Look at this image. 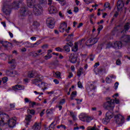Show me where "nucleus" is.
I'll return each instance as SVG.
<instances>
[{
    "label": "nucleus",
    "mask_w": 130,
    "mask_h": 130,
    "mask_svg": "<svg viewBox=\"0 0 130 130\" xmlns=\"http://www.w3.org/2000/svg\"><path fill=\"white\" fill-rule=\"evenodd\" d=\"M36 79L32 80L33 84H36V83H39V82H41L43 80V76L40 74L38 75L35 77Z\"/></svg>",
    "instance_id": "11"
},
{
    "label": "nucleus",
    "mask_w": 130,
    "mask_h": 130,
    "mask_svg": "<svg viewBox=\"0 0 130 130\" xmlns=\"http://www.w3.org/2000/svg\"><path fill=\"white\" fill-rule=\"evenodd\" d=\"M0 43H1V44H2L3 46H4V47H8L9 44V42L4 41H0Z\"/></svg>",
    "instance_id": "28"
},
{
    "label": "nucleus",
    "mask_w": 130,
    "mask_h": 130,
    "mask_svg": "<svg viewBox=\"0 0 130 130\" xmlns=\"http://www.w3.org/2000/svg\"><path fill=\"white\" fill-rule=\"evenodd\" d=\"M69 60L72 63H76L78 60V57L75 54H71L69 56Z\"/></svg>",
    "instance_id": "9"
},
{
    "label": "nucleus",
    "mask_w": 130,
    "mask_h": 130,
    "mask_svg": "<svg viewBox=\"0 0 130 130\" xmlns=\"http://www.w3.org/2000/svg\"><path fill=\"white\" fill-rule=\"evenodd\" d=\"M76 96H77V91H73L71 96V100H73L74 97H76Z\"/></svg>",
    "instance_id": "36"
},
{
    "label": "nucleus",
    "mask_w": 130,
    "mask_h": 130,
    "mask_svg": "<svg viewBox=\"0 0 130 130\" xmlns=\"http://www.w3.org/2000/svg\"><path fill=\"white\" fill-rule=\"evenodd\" d=\"M109 121H110V119H109V118H107V117H106L103 119V123L104 124H107Z\"/></svg>",
    "instance_id": "29"
},
{
    "label": "nucleus",
    "mask_w": 130,
    "mask_h": 130,
    "mask_svg": "<svg viewBox=\"0 0 130 130\" xmlns=\"http://www.w3.org/2000/svg\"><path fill=\"white\" fill-rule=\"evenodd\" d=\"M106 82L107 83V84H110V83L112 82V80L110 79L109 77H106Z\"/></svg>",
    "instance_id": "46"
},
{
    "label": "nucleus",
    "mask_w": 130,
    "mask_h": 130,
    "mask_svg": "<svg viewBox=\"0 0 130 130\" xmlns=\"http://www.w3.org/2000/svg\"><path fill=\"white\" fill-rule=\"evenodd\" d=\"M41 43V41H37L36 43L34 44L32 43V48L37 47V46H38V45H39V44H40Z\"/></svg>",
    "instance_id": "35"
},
{
    "label": "nucleus",
    "mask_w": 130,
    "mask_h": 130,
    "mask_svg": "<svg viewBox=\"0 0 130 130\" xmlns=\"http://www.w3.org/2000/svg\"><path fill=\"white\" fill-rule=\"evenodd\" d=\"M79 118L82 121H86V119L87 118V115L84 113L80 114L79 115Z\"/></svg>",
    "instance_id": "20"
},
{
    "label": "nucleus",
    "mask_w": 130,
    "mask_h": 130,
    "mask_svg": "<svg viewBox=\"0 0 130 130\" xmlns=\"http://www.w3.org/2000/svg\"><path fill=\"white\" fill-rule=\"evenodd\" d=\"M15 60L14 59H12L11 60L8 62V63H11L12 64H15Z\"/></svg>",
    "instance_id": "58"
},
{
    "label": "nucleus",
    "mask_w": 130,
    "mask_h": 130,
    "mask_svg": "<svg viewBox=\"0 0 130 130\" xmlns=\"http://www.w3.org/2000/svg\"><path fill=\"white\" fill-rule=\"evenodd\" d=\"M28 15V10L25 7H22L20 9V16L21 17H25Z\"/></svg>",
    "instance_id": "13"
},
{
    "label": "nucleus",
    "mask_w": 130,
    "mask_h": 130,
    "mask_svg": "<svg viewBox=\"0 0 130 130\" xmlns=\"http://www.w3.org/2000/svg\"><path fill=\"white\" fill-rule=\"evenodd\" d=\"M84 70L83 68H80V69L77 72V76L78 77H80L81 76H82V74H83V71Z\"/></svg>",
    "instance_id": "33"
},
{
    "label": "nucleus",
    "mask_w": 130,
    "mask_h": 130,
    "mask_svg": "<svg viewBox=\"0 0 130 130\" xmlns=\"http://www.w3.org/2000/svg\"><path fill=\"white\" fill-rule=\"evenodd\" d=\"M92 119H93V118L92 117H88L87 116H86V121L87 122H90V121H91V120H92Z\"/></svg>",
    "instance_id": "49"
},
{
    "label": "nucleus",
    "mask_w": 130,
    "mask_h": 130,
    "mask_svg": "<svg viewBox=\"0 0 130 130\" xmlns=\"http://www.w3.org/2000/svg\"><path fill=\"white\" fill-rule=\"evenodd\" d=\"M65 102H66V100H64V99H62L58 104L61 105H63Z\"/></svg>",
    "instance_id": "57"
},
{
    "label": "nucleus",
    "mask_w": 130,
    "mask_h": 130,
    "mask_svg": "<svg viewBox=\"0 0 130 130\" xmlns=\"http://www.w3.org/2000/svg\"><path fill=\"white\" fill-rule=\"evenodd\" d=\"M78 88H83V85H82V82H80V81L78 82Z\"/></svg>",
    "instance_id": "56"
},
{
    "label": "nucleus",
    "mask_w": 130,
    "mask_h": 130,
    "mask_svg": "<svg viewBox=\"0 0 130 130\" xmlns=\"http://www.w3.org/2000/svg\"><path fill=\"white\" fill-rule=\"evenodd\" d=\"M4 115L3 114H0V125H4L5 124V122H4Z\"/></svg>",
    "instance_id": "31"
},
{
    "label": "nucleus",
    "mask_w": 130,
    "mask_h": 130,
    "mask_svg": "<svg viewBox=\"0 0 130 130\" xmlns=\"http://www.w3.org/2000/svg\"><path fill=\"white\" fill-rule=\"evenodd\" d=\"M59 16L60 18H63V17H64V15L63 14H62V13H61V12H59Z\"/></svg>",
    "instance_id": "62"
},
{
    "label": "nucleus",
    "mask_w": 130,
    "mask_h": 130,
    "mask_svg": "<svg viewBox=\"0 0 130 130\" xmlns=\"http://www.w3.org/2000/svg\"><path fill=\"white\" fill-rule=\"evenodd\" d=\"M115 119L116 123H117V124L119 125L123 124V123H124V117L120 114L116 115L115 116Z\"/></svg>",
    "instance_id": "6"
},
{
    "label": "nucleus",
    "mask_w": 130,
    "mask_h": 130,
    "mask_svg": "<svg viewBox=\"0 0 130 130\" xmlns=\"http://www.w3.org/2000/svg\"><path fill=\"white\" fill-rule=\"evenodd\" d=\"M49 13L50 14H56L57 9L54 6H50L48 8Z\"/></svg>",
    "instance_id": "14"
},
{
    "label": "nucleus",
    "mask_w": 130,
    "mask_h": 130,
    "mask_svg": "<svg viewBox=\"0 0 130 130\" xmlns=\"http://www.w3.org/2000/svg\"><path fill=\"white\" fill-rule=\"evenodd\" d=\"M118 85H119L118 82H116L114 84L115 90H117V88H118Z\"/></svg>",
    "instance_id": "59"
},
{
    "label": "nucleus",
    "mask_w": 130,
    "mask_h": 130,
    "mask_svg": "<svg viewBox=\"0 0 130 130\" xmlns=\"http://www.w3.org/2000/svg\"><path fill=\"white\" fill-rule=\"evenodd\" d=\"M106 117L109 118V119H111V118L113 117V113L110 111H108L106 114Z\"/></svg>",
    "instance_id": "22"
},
{
    "label": "nucleus",
    "mask_w": 130,
    "mask_h": 130,
    "mask_svg": "<svg viewBox=\"0 0 130 130\" xmlns=\"http://www.w3.org/2000/svg\"><path fill=\"white\" fill-rule=\"evenodd\" d=\"M73 37H74V34L69 35L66 39L67 41H71L73 39Z\"/></svg>",
    "instance_id": "37"
},
{
    "label": "nucleus",
    "mask_w": 130,
    "mask_h": 130,
    "mask_svg": "<svg viewBox=\"0 0 130 130\" xmlns=\"http://www.w3.org/2000/svg\"><path fill=\"white\" fill-rule=\"evenodd\" d=\"M57 2H58L59 4L60 5H61L62 6H66L67 4V1L66 0H56Z\"/></svg>",
    "instance_id": "34"
},
{
    "label": "nucleus",
    "mask_w": 130,
    "mask_h": 130,
    "mask_svg": "<svg viewBox=\"0 0 130 130\" xmlns=\"http://www.w3.org/2000/svg\"><path fill=\"white\" fill-rule=\"evenodd\" d=\"M55 75L57 77V78H58V79H61V77H60V72H57L55 73Z\"/></svg>",
    "instance_id": "50"
},
{
    "label": "nucleus",
    "mask_w": 130,
    "mask_h": 130,
    "mask_svg": "<svg viewBox=\"0 0 130 130\" xmlns=\"http://www.w3.org/2000/svg\"><path fill=\"white\" fill-rule=\"evenodd\" d=\"M86 40H87V38H84V39L80 40L78 42L75 43L74 46L72 49V51H74V52H76V51H78L79 45H82V43L85 42Z\"/></svg>",
    "instance_id": "7"
},
{
    "label": "nucleus",
    "mask_w": 130,
    "mask_h": 130,
    "mask_svg": "<svg viewBox=\"0 0 130 130\" xmlns=\"http://www.w3.org/2000/svg\"><path fill=\"white\" fill-rule=\"evenodd\" d=\"M25 47H27L28 48H32L33 45L32 43H31L29 42H26L24 43Z\"/></svg>",
    "instance_id": "26"
},
{
    "label": "nucleus",
    "mask_w": 130,
    "mask_h": 130,
    "mask_svg": "<svg viewBox=\"0 0 130 130\" xmlns=\"http://www.w3.org/2000/svg\"><path fill=\"white\" fill-rule=\"evenodd\" d=\"M39 75L37 72L35 71L29 72L28 74V78H33V77H36V76Z\"/></svg>",
    "instance_id": "19"
},
{
    "label": "nucleus",
    "mask_w": 130,
    "mask_h": 130,
    "mask_svg": "<svg viewBox=\"0 0 130 130\" xmlns=\"http://www.w3.org/2000/svg\"><path fill=\"white\" fill-rule=\"evenodd\" d=\"M33 12L36 16H40L43 12V9L40 5H35L33 7Z\"/></svg>",
    "instance_id": "4"
},
{
    "label": "nucleus",
    "mask_w": 130,
    "mask_h": 130,
    "mask_svg": "<svg viewBox=\"0 0 130 130\" xmlns=\"http://www.w3.org/2000/svg\"><path fill=\"white\" fill-rule=\"evenodd\" d=\"M53 82L56 85H58V84H59V81L57 79H54Z\"/></svg>",
    "instance_id": "61"
},
{
    "label": "nucleus",
    "mask_w": 130,
    "mask_h": 130,
    "mask_svg": "<svg viewBox=\"0 0 130 130\" xmlns=\"http://www.w3.org/2000/svg\"><path fill=\"white\" fill-rule=\"evenodd\" d=\"M71 116H72L73 120H77V113L70 111V112Z\"/></svg>",
    "instance_id": "24"
},
{
    "label": "nucleus",
    "mask_w": 130,
    "mask_h": 130,
    "mask_svg": "<svg viewBox=\"0 0 130 130\" xmlns=\"http://www.w3.org/2000/svg\"><path fill=\"white\" fill-rule=\"evenodd\" d=\"M60 127L64 128V129H67V126H66V125H64L61 124V125L57 126V128H60Z\"/></svg>",
    "instance_id": "48"
},
{
    "label": "nucleus",
    "mask_w": 130,
    "mask_h": 130,
    "mask_svg": "<svg viewBox=\"0 0 130 130\" xmlns=\"http://www.w3.org/2000/svg\"><path fill=\"white\" fill-rule=\"evenodd\" d=\"M38 86L39 87H40V88H44L45 86V83H43V82H42L41 83V84H38Z\"/></svg>",
    "instance_id": "53"
},
{
    "label": "nucleus",
    "mask_w": 130,
    "mask_h": 130,
    "mask_svg": "<svg viewBox=\"0 0 130 130\" xmlns=\"http://www.w3.org/2000/svg\"><path fill=\"white\" fill-rule=\"evenodd\" d=\"M2 81L3 83L5 84L8 82V77H4L3 78Z\"/></svg>",
    "instance_id": "54"
},
{
    "label": "nucleus",
    "mask_w": 130,
    "mask_h": 130,
    "mask_svg": "<svg viewBox=\"0 0 130 130\" xmlns=\"http://www.w3.org/2000/svg\"><path fill=\"white\" fill-rule=\"evenodd\" d=\"M86 89L87 90H89V91H94L96 89V87L94 84H91L88 87H87Z\"/></svg>",
    "instance_id": "25"
},
{
    "label": "nucleus",
    "mask_w": 130,
    "mask_h": 130,
    "mask_svg": "<svg viewBox=\"0 0 130 130\" xmlns=\"http://www.w3.org/2000/svg\"><path fill=\"white\" fill-rule=\"evenodd\" d=\"M73 76H74V75L73 74V73H70L69 75L68 76V78L71 79V78H73Z\"/></svg>",
    "instance_id": "64"
},
{
    "label": "nucleus",
    "mask_w": 130,
    "mask_h": 130,
    "mask_svg": "<svg viewBox=\"0 0 130 130\" xmlns=\"http://www.w3.org/2000/svg\"><path fill=\"white\" fill-rule=\"evenodd\" d=\"M46 24L50 29H53L54 28V25H55V21L54 18L52 17H49L46 20Z\"/></svg>",
    "instance_id": "5"
},
{
    "label": "nucleus",
    "mask_w": 130,
    "mask_h": 130,
    "mask_svg": "<svg viewBox=\"0 0 130 130\" xmlns=\"http://www.w3.org/2000/svg\"><path fill=\"white\" fill-rule=\"evenodd\" d=\"M107 102L104 104V107L105 108V109H108L109 108H110V109H113V108L115 107V103H116V104H119V100H118L115 98V100H110V98L108 97L107 98Z\"/></svg>",
    "instance_id": "2"
},
{
    "label": "nucleus",
    "mask_w": 130,
    "mask_h": 130,
    "mask_svg": "<svg viewBox=\"0 0 130 130\" xmlns=\"http://www.w3.org/2000/svg\"><path fill=\"white\" fill-rule=\"evenodd\" d=\"M67 28H68V24L66 22H63L59 26V31L61 33H63Z\"/></svg>",
    "instance_id": "10"
},
{
    "label": "nucleus",
    "mask_w": 130,
    "mask_h": 130,
    "mask_svg": "<svg viewBox=\"0 0 130 130\" xmlns=\"http://www.w3.org/2000/svg\"><path fill=\"white\" fill-rule=\"evenodd\" d=\"M34 130H40L41 129V124L40 123L36 122L32 126Z\"/></svg>",
    "instance_id": "18"
},
{
    "label": "nucleus",
    "mask_w": 130,
    "mask_h": 130,
    "mask_svg": "<svg viewBox=\"0 0 130 130\" xmlns=\"http://www.w3.org/2000/svg\"><path fill=\"white\" fill-rule=\"evenodd\" d=\"M12 0L7 1L2 8V11L5 15H10L12 12V9H18L20 4L22 3V1L15 0L12 3Z\"/></svg>",
    "instance_id": "1"
},
{
    "label": "nucleus",
    "mask_w": 130,
    "mask_h": 130,
    "mask_svg": "<svg viewBox=\"0 0 130 130\" xmlns=\"http://www.w3.org/2000/svg\"><path fill=\"white\" fill-rule=\"evenodd\" d=\"M6 73L7 74V75L11 76V75H14V74H16L17 72L16 71H11L10 70H7L6 71Z\"/></svg>",
    "instance_id": "30"
},
{
    "label": "nucleus",
    "mask_w": 130,
    "mask_h": 130,
    "mask_svg": "<svg viewBox=\"0 0 130 130\" xmlns=\"http://www.w3.org/2000/svg\"><path fill=\"white\" fill-rule=\"evenodd\" d=\"M52 57V55L51 54L48 53L45 56V59L47 60L49 59Z\"/></svg>",
    "instance_id": "38"
},
{
    "label": "nucleus",
    "mask_w": 130,
    "mask_h": 130,
    "mask_svg": "<svg viewBox=\"0 0 130 130\" xmlns=\"http://www.w3.org/2000/svg\"><path fill=\"white\" fill-rule=\"evenodd\" d=\"M98 38H91V45H94V44H95V43H97L98 42Z\"/></svg>",
    "instance_id": "27"
},
{
    "label": "nucleus",
    "mask_w": 130,
    "mask_h": 130,
    "mask_svg": "<svg viewBox=\"0 0 130 130\" xmlns=\"http://www.w3.org/2000/svg\"><path fill=\"white\" fill-rule=\"evenodd\" d=\"M121 63V62L120 61V60L119 59H117L116 61V64L117 66H119V64H120Z\"/></svg>",
    "instance_id": "60"
},
{
    "label": "nucleus",
    "mask_w": 130,
    "mask_h": 130,
    "mask_svg": "<svg viewBox=\"0 0 130 130\" xmlns=\"http://www.w3.org/2000/svg\"><path fill=\"white\" fill-rule=\"evenodd\" d=\"M40 5H46L47 4V0H39Z\"/></svg>",
    "instance_id": "39"
},
{
    "label": "nucleus",
    "mask_w": 130,
    "mask_h": 130,
    "mask_svg": "<svg viewBox=\"0 0 130 130\" xmlns=\"http://www.w3.org/2000/svg\"><path fill=\"white\" fill-rule=\"evenodd\" d=\"M56 107L57 108H59V110H61L62 109V105H60V104H58Z\"/></svg>",
    "instance_id": "52"
},
{
    "label": "nucleus",
    "mask_w": 130,
    "mask_h": 130,
    "mask_svg": "<svg viewBox=\"0 0 130 130\" xmlns=\"http://www.w3.org/2000/svg\"><path fill=\"white\" fill-rule=\"evenodd\" d=\"M84 3L86 4V5H89V4H92V3H94V0H83Z\"/></svg>",
    "instance_id": "40"
},
{
    "label": "nucleus",
    "mask_w": 130,
    "mask_h": 130,
    "mask_svg": "<svg viewBox=\"0 0 130 130\" xmlns=\"http://www.w3.org/2000/svg\"><path fill=\"white\" fill-rule=\"evenodd\" d=\"M12 89L13 90H23L24 89V86L20 85H16L15 86H13L12 87Z\"/></svg>",
    "instance_id": "21"
},
{
    "label": "nucleus",
    "mask_w": 130,
    "mask_h": 130,
    "mask_svg": "<svg viewBox=\"0 0 130 130\" xmlns=\"http://www.w3.org/2000/svg\"><path fill=\"white\" fill-rule=\"evenodd\" d=\"M2 119H3L4 122L3 125L4 124H6V123H7L8 124L9 127H14L15 125H16V121L14 118H11L8 120L7 123L5 122V120H4L5 119V118H2Z\"/></svg>",
    "instance_id": "8"
},
{
    "label": "nucleus",
    "mask_w": 130,
    "mask_h": 130,
    "mask_svg": "<svg viewBox=\"0 0 130 130\" xmlns=\"http://www.w3.org/2000/svg\"><path fill=\"white\" fill-rule=\"evenodd\" d=\"M103 29V25H99L98 28V34H100V31Z\"/></svg>",
    "instance_id": "45"
},
{
    "label": "nucleus",
    "mask_w": 130,
    "mask_h": 130,
    "mask_svg": "<svg viewBox=\"0 0 130 130\" xmlns=\"http://www.w3.org/2000/svg\"><path fill=\"white\" fill-rule=\"evenodd\" d=\"M32 118V116L31 115H27L25 118V121L26 122V125H28L29 124V122L31 121V119Z\"/></svg>",
    "instance_id": "23"
},
{
    "label": "nucleus",
    "mask_w": 130,
    "mask_h": 130,
    "mask_svg": "<svg viewBox=\"0 0 130 130\" xmlns=\"http://www.w3.org/2000/svg\"><path fill=\"white\" fill-rule=\"evenodd\" d=\"M73 45H74V44L71 42H70L69 43L67 44V45H66L63 47V49L65 50V51L69 52V51H71V49H70V46H73Z\"/></svg>",
    "instance_id": "17"
},
{
    "label": "nucleus",
    "mask_w": 130,
    "mask_h": 130,
    "mask_svg": "<svg viewBox=\"0 0 130 130\" xmlns=\"http://www.w3.org/2000/svg\"><path fill=\"white\" fill-rule=\"evenodd\" d=\"M28 55H29V56H37L36 52H30L28 53Z\"/></svg>",
    "instance_id": "47"
},
{
    "label": "nucleus",
    "mask_w": 130,
    "mask_h": 130,
    "mask_svg": "<svg viewBox=\"0 0 130 130\" xmlns=\"http://www.w3.org/2000/svg\"><path fill=\"white\" fill-rule=\"evenodd\" d=\"M128 29H129V23L127 22L124 26V30L125 32H127L128 31Z\"/></svg>",
    "instance_id": "32"
},
{
    "label": "nucleus",
    "mask_w": 130,
    "mask_h": 130,
    "mask_svg": "<svg viewBox=\"0 0 130 130\" xmlns=\"http://www.w3.org/2000/svg\"><path fill=\"white\" fill-rule=\"evenodd\" d=\"M42 50L40 49L39 50H38L37 52H36V55L37 56H38V55H41V54H42Z\"/></svg>",
    "instance_id": "42"
},
{
    "label": "nucleus",
    "mask_w": 130,
    "mask_h": 130,
    "mask_svg": "<svg viewBox=\"0 0 130 130\" xmlns=\"http://www.w3.org/2000/svg\"><path fill=\"white\" fill-rule=\"evenodd\" d=\"M55 50L56 51H59V52H61L63 51V49L60 48V47H57L55 48Z\"/></svg>",
    "instance_id": "51"
},
{
    "label": "nucleus",
    "mask_w": 130,
    "mask_h": 130,
    "mask_svg": "<svg viewBox=\"0 0 130 130\" xmlns=\"http://www.w3.org/2000/svg\"><path fill=\"white\" fill-rule=\"evenodd\" d=\"M105 8H109V10H111V8H110L109 3H106L105 4Z\"/></svg>",
    "instance_id": "55"
},
{
    "label": "nucleus",
    "mask_w": 130,
    "mask_h": 130,
    "mask_svg": "<svg viewBox=\"0 0 130 130\" xmlns=\"http://www.w3.org/2000/svg\"><path fill=\"white\" fill-rule=\"evenodd\" d=\"M91 39H89V40H88L85 43L86 45H87V46H90L91 45Z\"/></svg>",
    "instance_id": "43"
},
{
    "label": "nucleus",
    "mask_w": 130,
    "mask_h": 130,
    "mask_svg": "<svg viewBox=\"0 0 130 130\" xmlns=\"http://www.w3.org/2000/svg\"><path fill=\"white\" fill-rule=\"evenodd\" d=\"M75 100L77 101L78 104H80L83 101L82 100H79L78 99H75Z\"/></svg>",
    "instance_id": "63"
},
{
    "label": "nucleus",
    "mask_w": 130,
    "mask_h": 130,
    "mask_svg": "<svg viewBox=\"0 0 130 130\" xmlns=\"http://www.w3.org/2000/svg\"><path fill=\"white\" fill-rule=\"evenodd\" d=\"M121 40L123 42L127 43L129 42V41H130V36H128V35L123 36L121 38Z\"/></svg>",
    "instance_id": "16"
},
{
    "label": "nucleus",
    "mask_w": 130,
    "mask_h": 130,
    "mask_svg": "<svg viewBox=\"0 0 130 130\" xmlns=\"http://www.w3.org/2000/svg\"><path fill=\"white\" fill-rule=\"evenodd\" d=\"M124 6V3L122 1H118L117 3V9L118 11H120Z\"/></svg>",
    "instance_id": "15"
},
{
    "label": "nucleus",
    "mask_w": 130,
    "mask_h": 130,
    "mask_svg": "<svg viewBox=\"0 0 130 130\" xmlns=\"http://www.w3.org/2000/svg\"><path fill=\"white\" fill-rule=\"evenodd\" d=\"M36 3V0H26L27 6L28 8H30V9L34 8Z\"/></svg>",
    "instance_id": "12"
},
{
    "label": "nucleus",
    "mask_w": 130,
    "mask_h": 130,
    "mask_svg": "<svg viewBox=\"0 0 130 130\" xmlns=\"http://www.w3.org/2000/svg\"><path fill=\"white\" fill-rule=\"evenodd\" d=\"M121 46H122V43L119 41L114 42L113 43L111 42H109L108 44L107 47H113L115 49H119V48H121Z\"/></svg>",
    "instance_id": "3"
},
{
    "label": "nucleus",
    "mask_w": 130,
    "mask_h": 130,
    "mask_svg": "<svg viewBox=\"0 0 130 130\" xmlns=\"http://www.w3.org/2000/svg\"><path fill=\"white\" fill-rule=\"evenodd\" d=\"M27 113H28V114H32V115H34V114H35V111L34 110L28 109Z\"/></svg>",
    "instance_id": "41"
},
{
    "label": "nucleus",
    "mask_w": 130,
    "mask_h": 130,
    "mask_svg": "<svg viewBox=\"0 0 130 130\" xmlns=\"http://www.w3.org/2000/svg\"><path fill=\"white\" fill-rule=\"evenodd\" d=\"M55 125H54V122H52L49 128H51L52 129H54Z\"/></svg>",
    "instance_id": "44"
}]
</instances>
